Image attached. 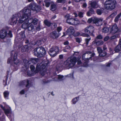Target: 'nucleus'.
Wrapping results in <instances>:
<instances>
[{
    "label": "nucleus",
    "instance_id": "f257e3e1",
    "mask_svg": "<svg viewBox=\"0 0 121 121\" xmlns=\"http://www.w3.org/2000/svg\"><path fill=\"white\" fill-rule=\"evenodd\" d=\"M48 62L45 63L43 61L40 64H38L36 66L35 72L37 73L40 71V74L42 76L44 75L46 71V66L48 65Z\"/></svg>",
    "mask_w": 121,
    "mask_h": 121
},
{
    "label": "nucleus",
    "instance_id": "f03ea898",
    "mask_svg": "<svg viewBox=\"0 0 121 121\" xmlns=\"http://www.w3.org/2000/svg\"><path fill=\"white\" fill-rule=\"evenodd\" d=\"M33 52L35 56L39 57L44 56L46 54L45 49L42 47L35 48L33 50Z\"/></svg>",
    "mask_w": 121,
    "mask_h": 121
},
{
    "label": "nucleus",
    "instance_id": "7ed1b4c3",
    "mask_svg": "<svg viewBox=\"0 0 121 121\" xmlns=\"http://www.w3.org/2000/svg\"><path fill=\"white\" fill-rule=\"evenodd\" d=\"M76 60V58L75 57L72 59L69 58L64 62V66L67 69L72 68L75 65Z\"/></svg>",
    "mask_w": 121,
    "mask_h": 121
},
{
    "label": "nucleus",
    "instance_id": "20e7f679",
    "mask_svg": "<svg viewBox=\"0 0 121 121\" xmlns=\"http://www.w3.org/2000/svg\"><path fill=\"white\" fill-rule=\"evenodd\" d=\"M116 4L115 0H107L104 3V7L107 9L112 10L115 8Z\"/></svg>",
    "mask_w": 121,
    "mask_h": 121
},
{
    "label": "nucleus",
    "instance_id": "39448f33",
    "mask_svg": "<svg viewBox=\"0 0 121 121\" xmlns=\"http://www.w3.org/2000/svg\"><path fill=\"white\" fill-rule=\"evenodd\" d=\"M59 51V49L58 47L54 46L50 49L48 53L51 56L54 57L58 53Z\"/></svg>",
    "mask_w": 121,
    "mask_h": 121
},
{
    "label": "nucleus",
    "instance_id": "423d86ee",
    "mask_svg": "<svg viewBox=\"0 0 121 121\" xmlns=\"http://www.w3.org/2000/svg\"><path fill=\"white\" fill-rule=\"evenodd\" d=\"M20 13H22V15L26 17H27L26 18H28V17L30 16L31 14V10L29 8H25L20 12Z\"/></svg>",
    "mask_w": 121,
    "mask_h": 121
},
{
    "label": "nucleus",
    "instance_id": "0eeeda50",
    "mask_svg": "<svg viewBox=\"0 0 121 121\" xmlns=\"http://www.w3.org/2000/svg\"><path fill=\"white\" fill-rule=\"evenodd\" d=\"M13 56V61L15 64L17 65H18L21 64L20 61L17 59V53L16 52L14 51H12L11 53V55Z\"/></svg>",
    "mask_w": 121,
    "mask_h": 121
},
{
    "label": "nucleus",
    "instance_id": "6e6552de",
    "mask_svg": "<svg viewBox=\"0 0 121 121\" xmlns=\"http://www.w3.org/2000/svg\"><path fill=\"white\" fill-rule=\"evenodd\" d=\"M94 28L93 26L90 25L87 26L84 29L85 32L87 34L92 35L94 32Z\"/></svg>",
    "mask_w": 121,
    "mask_h": 121
},
{
    "label": "nucleus",
    "instance_id": "1a4fd4ad",
    "mask_svg": "<svg viewBox=\"0 0 121 121\" xmlns=\"http://www.w3.org/2000/svg\"><path fill=\"white\" fill-rule=\"evenodd\" d=\"M20 13H18L13 15L11 19V22L14 24H16L18 21L17 18L19 17Z\"/></svg>",
    "mask_w": 121,
    "mask_h": 121
},
{
    "label": "nucleus",
    "instance_id": "9d476101",
    "mask_svg": "<svg viewBox=\"0 0 121 121\" xmlns=\"http://www.w3.org/2000/svg\"><path fill=\"white\" fill-rule=\"evenodd\" d=\"M103 19L99 18H95L93 20V22L97 26H99L102 24Z\"/></svg>",
    "mask_w": 121,
    "mask_h": 121
},
{
    "label": "nucleus",
    "instance_id": "9b49d317",
    "mask_svg": "<svg viewBox=\"0 0 121 121\" xmlns=\"http://www.w3.org/2000/svg\"><path fill=\"white\" fill-rule=\"evenodd\" d=\"M78 20H76L75 19L70 18L69 20H67V22L70 24L75 25L78 23Z\"/></svg>",
    "mask_w": 121,
    "mask_h": 121
},
{
    "label": "nucleus",
    "instance_id": "f8f14e48",
    "mask_svg": "<svg viewBox=\"0 0 121 121\" xmlns=\"http://www.w3.org/2000/svg\"><path fill=\"white\" fill-rule=\"evenodd\" d=\"M111 33L112 34H115L120 32L116 24L113 25L111 29Z\"/></svg>",
    "mask_w": 121,
    "mask_h": 121
},
{
    "label": "nucleus",
    "instance_id": "ddd939ff",
    "mask_svg": "<svg viewBox=\"0 0 121 121\" xmlns=\"http://www.w3.org/2000/svg\"><path fill=\"white\" fill-rule=\"evenodd\" d=\"M7 35V33L5 30H2L0 31V37L2 39H4Z\"/></svg>",
    "mask_w": 121,
    "mask_h": 121
},
{
    "label": "nucleus",
    "instance_id": "4468645a",
    "mask_svg": "<svg viewBox=\"0 0 121 121\" xmlns=\"http://www.w3.org/2000/svg\"><path fill=\"white\" fill-rule=\"evenodd\" d=\"M29 82V81L28 80H24L23 81L20 82L19 83V85L20 86H21L26 84V87H27L29 88L30 87V85Z\"/></svg>",
    "mask_w": 121,
    "mask_h": 121
},
{
    "label": "nucleus",
    "instance_id": "2eb2a0df",
    "mask_svg": "<svg viewBox=\"0 0 121 121\" xmlns=\"http://www.w3.org/2000/svg\"><path fill=\"white\" fill-rule=\"evenodd\" d=\"M24 23L22 25V27L24 29H27L28 27V25L29 24L28 18H26L24 19Z\"/></svg>",
    "mask_w": 121,
    "mask_h": 121
},
{
    "label": "nucleus",
    "instance_id": "dca6fc26",
    "mask_svg": "<svg viewBox=\"0 0 121 121\" xmlns=\"http://www.w3.org/2000/svg\"><path fill=\"white\" fill-rule=\"evenodd\" d=\"M89 3L91 7L94 9L97 8L99 6L97 2L95 1H91L89 2Z\"/></svg>",
    "mask_w": 121,
    "mask_h": 121
},
{
    "label": "nucleus",
    "instance_id": "f3484780",
    "mask_svg": "<svg viewBox=\"0 0 121 121\" xmlns=\"http://www.w3.org/2000/svg\"><path fill=\"white\" fill-rule=\"evenodd\" d=\"M30 32H34L35 34V30L34 26L31 23H29L28 25V27L27 29Z\"/></svg>",
    "mask_w": 121,
    "mask_h": 121
},
{
    "label": "nucleus",
    "instance_id": "a211bd4d",
    "mask_svg": "<svg viewBox=\"0 0 121 121\" xmlns=\"http://www.w3.org/2000/svg\"><path fill=\"white\" fill-rule=\"evenodd\" d=\"M51 36L53 38H58L60 35L59 33H57V32L54 31L52 32L51 34Z\"/></svg>",
    "mask_w": 121,
    "mask_h": 121
},
{
    "label": "nucleus",
    "instance_id": "6ab92c4d",
    "mask_svg": "<svg viewBox=\"0 0 121 121\" xmlns=\"http://www.w3.org/2000/svg\"><path fill=\"white\" fill-rule=\"evenodd\" d=\"M22 61L23 62V64L24 65V66L25 67L26 70L29 66V64H30L29 61H28L26 59H23Z\"/></svg>",
    "mask_w": 121,
    "mask_h": 121
},
{
    "label": "nucleus",
    "instance_id": "aec40b11",
    "mask_svg": "<svg viewBox=\"0 0 121 121\" xmlns=\"http://www.w3.org/2000/svg\"><path fill=\"white\" fill-rule=\"evenodd\" d=\"M29 23H33L34 25H36L37 23L38 20L36 18H35L34 19H28Z\"/></svg>",
    "mask_w": 121,
    "mask_h": 121
},
{
    "label": "nucleus",
    "instance_id": "412c9836",
    "mask_svg": "<svg viewBox=\"0 0 121 121\" xmlns=\"http://www.w3.org/2000/svg\"><path fill=\"white\" fill-rule=\"evenodd\" d=\"M36 5L35 3L30 4L28 6L29 9H30L33 10L35 11Z\"/></svg>",
    "mask_w": 121,
    "mask_h": 121
},
{
    "label": "nucleus",
    "instance_id": "4be33fe9",
    "mask_svg": "<svg viewBox=\"0 0 121 121\" xmlns=\"http://www.w3.org/2000/svg\"><path fill=\"white\" fill-rule=\"evenodd\" d=\"M20 17L19 19L18 22L19 23H22L24 21V19H24V18H26V17H24V16H23V15H22V16H21L20 15Z\"/></svg>",
    "mask_w": 121,
    "mask_h": 121
},
{
    "label": "nucleus",
    "instance_id": "5701e85b",
    "mask_svg": "<svg viewBox=\"0 0 121 121\" xmlns=\"http://www.w3.org/2000/svg\"><path fill=\"white\" fill-rule=\"evenodd\" d=\"M114 50L116 52H117L121 51V46L118 44L115 48Z\"/></svg>",
    "mask_w": 121,
    "mask_h": 121
},
{
    "label": "nucleus",
    "instance_id": "b1692460",
    "mask_svg": "<svg viewBox=\"0 0 121 121\" xmlns=\"http://www.w3.org/2000/svg\"><path fill=\"white\" fill-rule=\"evenodd\" d=\"M91 54L90 55L91 56V57L89 58H87V59H88V60L90 59H91L92 58V57L94 56L95 55V54L94 53H93L91 54V52H90V51L87 52H86V53L84 55H83L82 57V58H83V57L84 56H85V54Z\"/></svg>",
    "mask_w": 121,
    "mask_h": 121
},
{
    "label": "nucleus",
    "instance_id": "393cba45",
    "mask_svg": "<svg viewBox=\"0 0 121 121\" xmlns=\"http://www.w3.org/2000/svg\"><path fill=\"white\" fill-rule=\"evenodd\" d=\"M71 34H73L75 32V30L72 27H70L67 30Z\"/></svg>",
    "mask_w": 121,
    "mask_h": 121
},
{
    "label": "nucleus",
    "instance_id": "a878e982",
    "mask_svg": "<svg viewBox=\"0 0 121 121\" xmlns=\"http://www.w3.org/2000/svg\"><path fill=\"white\" fill-rule=\"evenodd\" d=\"M94 13V11L93 9L92 8L90 9L89 11L87 12V14L88 16H90L91 14H93Z\"/></svg>",
    "mask_w": 121,
    "mask_h": 121
},
{
    "label": "nucleus",
    "instance_id": "bb28decb",
    "mask_svg": "<svg viewBox=\"0 0 121 121\" xmlns=\"http://www.w3.org/2000/svg\"><path fill=\"white\" fill-rule=\"evenodd\" d=\"M38 61V59L36 58H31L30 60V63L31 62L32 63L35 64H36Z\"/></svg>",
    "mask_w": 121,
    "mask_h": 121
},
{
    "label": "nucleus",
    "instance_id": "cd10ccee",
    "mask_svg": "<svg viewBox=\"0 0 121 121\" xmlns=\"http://www.w3.org/2000/svg\"><path fill=\"white\" fill-rule=\"evenodd\" d=\"M79 97L78 96V97H76L73 98L72 100V104H75L78 101L79 98Z\"/></svg>",
    "mask_w": 121,
    "mask_h": 121
},
{
    "label": "nucleus",
    "instance_id": "c85d7f7f",
    "mask_svg": "<svg viewBox=\"0 0 121 121\" xmlns=\"http://www.w3.org/2000/svg\"><path fill=\"white\" fill-rule=\"evenodd\" d=\"M28 49V46L27 45H25L22 48L21 51L22 52H25Z\"/></svg>",
    "mask_w": 121,
    "mask_h": 121
},
{
    "label": "nucleus",
    "instance_id": "c756f323",
    "mask_svg": "<svg viewBox=\"0 0 121 121\" xmlns=\"http://www.w3.org/2000/svg\"><path fill=\"white\" fill-rule=\"evenodd\" d=\"M44 22L46 26L48 27L50 26L52 24L50 22L48 21L47 20H44Z\"/></svg>",
    "mask_w": 121,
    "mask_h": 121
},
{
    "label": "nucleus",
    "instance_id": "7c9ffc66",
    "mask_svg": "<svg viewBox=\"0 0 121 121\" xmlns=\"http://www.w3.org/2000/svg\"><path fill=\"white\" fill-rule=\"evenodd\" d=\"M56 5L54 4H52L51 6V10L52 11L56 10Z\"/></svg>",
    "mask_w": 121,
    "mask_h": 121
},
{
    "label": "nucleus",
    "instance_id": "2f4dec72",
    "mask_svg": "<svg viewBox=\"0 0 121 121\" xmlns=\"http://www.w3.org/2000/svg\"><path fill=\"white\" fill-rule=\"evenodd\" d=\"M117 14V13L116 12H114L109 17H108V18H113Z\"/></svg>",
    "mask_w": 121,
    "mask_h": 121
},
{
    "label": "nucleus",
    "instance_id": "473e14b6",
    "mask_svg": "<svg viewBox=\"0 0 121 121\" xmlns=\"http://www.w3.org/2000/svg\"><path fill=\"white\" fill-rule=\"evenodd\" d=\"M108 28L107 27H104L102 30V31L103 32L106 33H107L109 31Z\"/></svg>",
    "mask_w": 121,
    "mask_h": 121
},
{
    "label": "nucleus",
    "instance_id": "72a5a7b5",
    "mask_svg": "<svg viewBox=\"0 0 121 121\" xmlns=\"http://www.w3.org/2000/svg\"><path fill=\"white\" fill-rule=\"evenodd\" d=\"M106 53L105 51H102L99 54V56L100 57H103L105 56L106 55Z\"/></svg>",
    "mask_w": 121,
    "mask_h": 121
},
{
    "label": "nucleus",
    "instance_id": "f704fd0d",
    "mask_svg": "<svg viewBox=\"0 0 121 121\" xmlns=\"http://www.w3.org/2000/svg\"><path fill=\"white\" fill-rule=\"evenodd\" d=\"M41 9V7L40 6L36 5V6L35 11L37 12H39L40 10Z\"/></svg>",
    "mask_w": 121,
    "mask_h": 121
},
{
    "label": "nucleus",
    "instance_id": "c9c22d12",
    "mask_svg": "<svg viewBox=\"0 0 121 121\" xmlns=\"http://www.w3.org/2000/svg\"><path fill=\"white\" fill-rule=\"evenodd\" d=\"M96 44L97 45H102L103 43V42L102 41H99L95 42Z\"/></svg>",
    "mask_w": 121,
    "mask_h": 121
},
{
    "label": "nucleus",
    "instance_id": "e433bc0d",
    "mask_svg": "<svg viewBox=\"0 0 121 121\" xmlns=\"http://www.w3.org/2000/svg\"><path fill=\"white\" fill-rule=\"evenodd\" d=\"M118 36V35L117 34L115 35H112L110 37L109 39H110L112 40L116 39L117 37Z\"/></svg>",
    "mask_w": 121,
    "mask_h": 121
},
{
    "label": "nucleus",
    "instance_id": "4c0bfd02",
    "mask_svg": "<svg viewBox=\"0 0 121 121\" xmlns=\"http://www.w3.org/2000/svg\"><path fill=\"white\" fill-rule=\"evenodd\" d=\"M9 94V92L7 91H5L4 93V96L5 98L7 97Z\"/></svg>",
    "mask_w": 121,
    "mask_h": 121
},
{
    "label": "nucleus",
    "instance_id": "58836bf2",
    "mask_svg": "<svg viewBox=\"0 0 121 121\" xmlns=\"http://www.w3.org/2000/svg\"><path fill=\"white\" fill-rule=\"evenodd\" d=\"M65 18L66 19V22L68 20H69L70 18V16L69 14H67L65 15Z\"/></svg>",
    "mask_w": 121,
    "mask_h": 121
},
{
    "label": "nucleus",
    "instance_id": "ea45409f",
    "mask_svg": "<svg viewBox=\"0 0 121 121\" xmlns=\"http://www.w3.org/2000/svg\"><path fill=\"white\" fill-rule=\"evenodd\" d=\"M97 49L99 54L103 51L102 48L100 47H97Z\"/></svg>",
    "mask_w": 121,
    "mask_h": 121
},
{
    "label": "nucleus",
    "instance_id": "a19ab883",
    "mask_svg": "<svg viewBox=\"0 0 121 121\" xmlns=\"http://www.w3.org/2000/svg\"><path fill=\"white\" fill-rule=\"evenodd\" d=\"M44 2L45 3V6L47 7H49L50 5V3L49 2H47V1L45 0Z\"/></svg>",
    "mask_w": 121,
    "mask_h": 121
},
{
    "label": "nucleus",
    "instance_id": "79ce46f5",
    "mask_svg": "<svg viewBox=\"0 0 121 121\" xmlns=\"http://www.w3.org/2000/svg\"><path fill=\"white\" fill-rule=\"evenodd\" d=\"M20 35L22 38H24L25 37L24 32V31H21L20 33Z\"/></svg>",
    "mask_w": 121,
    "mask_h": 121
},
{
    "label": "nucleus",
    "instance_id": "37998d69",
    "mask_svg": "<svg viewBox=\"0 0 121 121\" xmlns=\"http://www.w3.org/2000/svg\"><path fill=\"white\" fill-rule=\"evenodd\" d=\"M4 111L5 112V114L7 116V114H9L11 112V110L9 109H7L6 110L4 109Z\"/></svg>",
    "mask_w": 121,
    "mask_h": 121
},
{
    "label": "nucleus",
    "instance_id": "c03bdc74",
    "mask_svg": "<svg viewBox=\"0 0 121 121\" xmlns=\"http://www.w3.org/2000/svg\"><path fill=\"white\" fill-rule=\"evenodd\" d=\"M75 40L78 43H80L82 40L81 38H75Z\"/></svg>",
    "mask_w": 121,
    "mask_h": 121
},
{
    "label": "nucleus",
    "instance_id": "a18cd8bd",
    "mask_svg": "<svg viewBox=\"0 0 121 121\" xmlns=\"http://www.w3.org/2000/svg\"><path fill=\"white\" fill-rule=\"evenodd\" d=\"M83 13L81 12H79L78 13V16L80 17H83Z\"/></svg>",
    "mask_w": 121,
    "mask_h": 121
},
{
    "label": "nucleus",
    "instance_id": "49530a36",
    "mask_svg": "<svg viewBox=\"0 0 121 121\" xmlns=\"http://www.w3.org/2000/svg\"><path fill=\"white\" fill-rule=\"evenodd\" d=\"M120 17L118 15L116 17L115 20L114 21L115 22H117L119 20V18Z\"/></svg>",
    "mask_w": 121,
    "mask_h": 121
},
{
    "label": "nucleus",
    "instance_id": "de8ad7c7",
    "mask_svg": "<svg viewBox=\"0 0 121 121\" xmlns=\"http://www.w3.org/2000/svg\"><path fill=\"white\" fill-rule=\"evenodd\" d=\"M66 1V0H57L56 2L58 3H64Z\"/></svg>",
    "mask_w": 121,
    "mask_h": 121
},
{
    "label": "nucleus",
    "instance_id": "09e8293b",
    "mask_svg": "<svg viewBox=\"0 0 121 121\" xmlns=\"http://www.w3.org/2000/svg\"><path fill=\"white\" fill-rule=\"evenodd\" d=\"M97 14L99 15H100L102 13V10L101 9H97Z\"/></svg>",
    "mask_w": 121,
    "mask_h": 121
},
{
    "label": "nucleus",
    "instance_id": "8fccbe9b",
    "mask_svg": "<svg viewBox=\"0 0 121 121\" xmlns=\"http://www.w3.org/2000/svg\"><path fill=\"white\" fill-rule=\"evenodd\" d=\"M30 68L32 71H34L35 70V67L33 65H31L30 66Z\"/></svg>",
    "mask_w": 121,
    "mask_h": 121
},
{
    "label": "nucleus",
    "instance_id": "3c124183",
    "mask_svg": "<svg viewBox=\"0 0 121 121\" xmlns=\"http://www.w3.org/2000/svg\"><path fill=\"white\" fill-rule=\"evenodd\" d=\"M80 33L78 32H77L76 33H74L73 35L75 36H79L80 35Z\"/></svg>",
    "mask_w": 121,
    "mask_h": 121
},
{
    "label": "nucleus",
    "instance_id": "603ef678",
    "mask_svg": "<svg viewBox=\"0 0 121 121\" xmlns=\"http://www.w3.org/2000/svg\"><path fill=\"white\" fill-rule=\"evenodd\" d=\"M91 40V38L86 39H85V41L86 45H88L89 42Z\"/></svg>",
    "mask_w": 121,
    "mask_h": 121
},
{
    "label": "nucleus",
    "instance_id": "864d4df0",
    "mask_svg": "<svg viewBox=\"0 0 121 121\" xmlns=\"http://www.w3.org/2000/svg\"><path fill=\"white\" fill-rule=\"evenodd\" d=\"M9 37H12V33L11 31L10 30L9 31L8 33L7 34Z\"/></svg>",
    "mask_w": 121,
    "mask_h": 121
},
{
    "label": "nucleus",
    "instance_id": "5fc2aeb1",
    "mask_svg": "<svg viewBox=\"0 0 121 121\" xmlns=\"http://www.w3.org/2000/svg\"><path fill=\"white\" fill-rule=\"evenodd\" d=\"M96 38L99 39H101L103 38V37L102 35H99L97 36Z\"/></svg>",
    "mask_w": 121,
    "mask_h": 121
},
{
    "label": "nucleus",
    "instance_id": "6e6d98bb",
    "mask_svg": "<svg viewBox=\"0 0 121 121\" xmlns=\"http://www.w3.org/2000/svg\"><path fill=\"white\" fill-rule=\"evenodd\" d=\"M40 25H39L36 27V30L38 31H39L40 30Z\"/></svg>",
    "mask_w": 121,
    "mask_h": 121
},
{
    "label": "nucleus",
    "instance_id": "4d7b16f0",
    "mask_svg": "<svg viewBox=\"0 0 121 121\" xmlns=\"http://www.w3.org/2000/svg\"><path fill=\"white\" fill-rule=\"evenodd\" d=\"M63 77V76L62 75H59L58 76V78L59 80H62V78Z\"/></svg>",
    "mask_w": 121,
    "mask_h": 121
},
{
    "label": "nucleus",
    "instance_id": "13d9d810",
    "mask_svg": "<svg viewBox=\"0 0 121 121\" xmlns=\"http://www.w3.org/2000/svg\"><path fill=\"white\" fill-rule=\"evenodd\" d=\"M57 30L58 33L61 30V28L60 27H58L57 28Z\"/></svg>",
    "mask_w": 121,
    "mask_h": 121
},
{
    "label": "nucleus",
    "instance_id": "bf43d9fd",
    "mask_svg": "<svg viewBox=\"0 0 121 121\" xmlns=\"http://www.w3.org/2000/svg\"><path fill=\"white\" fill-rule=\"evenodd\" d=\"M109 37L108 36H107L104 39V40L105 41H107L108 39H109Z\"/></svg>",
    "mask_w": 121,
    "mask_h": 121
},
{
    "label": "nucleus",
    "instance_id": "052dcab7",
    "mask_svg": "<svg viewBox=\"0 0 121 121\" xmlns=\"http://www.w3.org/2000/svg\"><path fill=\"white\" fill-rule=\"evenodd\" d=\"M87 5L86 3H85L83 4L82 6L83 8H86V7Z\"/></svg>",
    "mask_w": 121,
    "mask_h": 121
},
{
    "label": "nucleus",
    "instance_id": "680f3d73",
    "mask_svg": "<svg viewBox=\"0 0 121 121\" xmlns=\"http://www.w3.org/2000/svg\"><path fill=\"white\" fill-rule=\"evenodd\" d=\"M92 21V20L91 18L89 19L88 20L87 22L88 23H90Z\"/></svg>",
    "mask_w": 121,
    "mask_h": 121
},
{
    "label": "nucleus",
    "instance_id": "e2e57ef3",
    "mask_svg": "<svg viewBox=\"0 0 121 121\" xmlns=\"http://www.w3.org/2000/svg\"><path fill=\"white\" fill-rule=\"evenodd\" d=\"M11 58H9L8 60L7 63L8 64L10 63L11 61Z\"/></svg>",
    "mask_w": 121,
    "mask_h": 121
},
{
    "label": "nucleus",
    "instance_id": "0e129e2a",
    "mask_svg": "<svg viewBox=\"0 0 121 121\" xmlns=\"http://www.w3.org/2000/svg\"><path fill=\"white\" fill-rule=\"evenodd\" d=\"M87 63L86 62H85L84 63L83 65V67H86L87 66Z\"/></svg>",
    "mask_w": 121,
    "mask_h": 121
},
{
    "label": "nucleus",
    "instance_id": "69168bd1",
    "mask_svg": "<svg viewBox=\"0 0 121 121\" xmlns=\"http://www.w3.org/2000/svg\"><path fill=\"white\" fill-rule=\"evenodd\" d=\"M65 48L66 49H70L71 48L69 46H67L65 47Z\"/></svg>",
    "mask_w": 121,
    "mask_h": 121
},
{
    "label": "nucleus",
    "instance_id": "338daca9",
    "mask_svg": "<svg viewBox=\"0 0 121 121\" xmlns=\"http://www.w3.org/2000/svg\"><path fill=\"white\" fill-rule=\"evenodd\" d=\"M69 44L68 42L67 41H66L64 43V44L65 45H67Z\"/></svg>",
    "mask_w": 121,
    "mask_h": 121
},
{
    "label": "nucleus",
    "instance_id": "774afa93",
    "mask_svg": "<svg viewBox=\"0 0 121 121\" xmlns=\"http://www.w3.org/2000/svg\"><path fill=\"white\" fill-rule=\"evenodd\" d=\"M110 63H107L106 64V66L107 67H109L110 65Z\"/></svg>",
    "mask_w": 121,
    "mask_h": 121
}]
</instances>
